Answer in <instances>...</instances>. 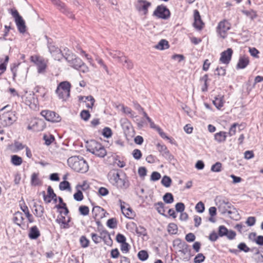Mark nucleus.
Here are the masks:
<instances>
[{
  "mask_svg": "<svg viewBox=\"0 0 263 263\" xmlns=\"http://www.w3.org/2000/svg\"><path fill=\"white\" fill-rule=\"evenodd\" d=\"M107 178L109 182L119 189H126L129 186V183L126 175L120 172L119 170L110 171Z\"/></svg>",
  "mask_w": 263,
  "mask_h": 263,
  "instance_id": "nucleus-1",
  "label": "nucleus"
},
{
  "mask_svg": "<svg viewBox=\"0 0 263 263\" xmlns=\"http://www.w3.org/2000/svg\"><path fill=\"white\" fill-rule=\"evenodd\" d=\"M64 51H66L64 58L70 66L83 73H86L89 71L88 67L80 58L71 53L67 49H64Z\"/></svg>",
  "mask_w": 263,
  "mask_h": 263,
  "instance_id": "nucleus-2",
  "label": "nucleus"
},
{
  "mask_svg": "<svg viewBox=\"0 0 263 263\" xmlns=\"http://www.w3.org/2000/svg\"><path fill=\"white\" fill-rule=\"evenodd\" d=\"M67 163L69 167L77 172L84 173L88 170V165L82 157H71L68 159Z\"/></svg>",
  "mask_w": 263,
  "mask_h": 263,
  "instance_id": "nucleus-3",
  "label": "nucleus"
},
{
  "mask_svg": "<svg viewBox=\"0 0 263 263\" xmlns=\"http://www.w3.org/2000/svg\"><path fill=\"white\" fill-rule=\"evenodd\" d=\"M216 204L218 211L221 214L228 213L229 215L237 213L236 209L224 197H217L215 199Z\"/></svg>",
  "mask_w": 263,
  "mask_h": 263,
  "instance_id": "nucleus-4",
  "label": "nucleus"
},
{
  "mask_svg": "<svg viewBox=\"0 0 263 263\" xmlns=\"http://www.w3.org/2000/svg\"><path fill=\"white\" fill-rule=\"evenodd\" d=\"M86 148L88 151L100 158L104 157L107 154L104 146L95 140L87 142Z\"/></svg>",
  "mask_w": 263,
  "mask_h": 263,
  "instance_id": "nucleus-5",
  "label": "nucleus"
},
{
  "mask_svg": "<svg viewBox=\"0 0 263 263\" xmlns=\"http://www.w3.org/2000/svg\"><path fill=\"white\" fill-rule=\"evenodd\" d=\"M7 107V106H5L0 110V124L4 127L12 125L16 120L14 112L5 111Z\"/></svg>",
  "mask_w": 263,
  "mask_h": 263,
  "instance_id": "nucleus-6",
  "label": "nucleus"
},
{
  "mask_svg": "<svg viewBox=\"0 0 263 263\" xmlns=\"http://www.w3.org/2000/svg\"><path fill=\"white\" fill-rule=\"evenodd\" d=\"M70 84L67 81L61 82L58 86L55 93L60 99L66 100L70 96Z\"/></svg>",
  "mask_w": 263,
  "mask_h": 263,
  "instance_id": "nucleus-7",
  "label": "nucleus"
},
{
  "mask_svg": "<svg viewBox=\"0 0 263 263\" xmlns=\"http://www.w3.org/2000/svg\"><path fill=\"white\" fill-rule=\"evenodd\" d=\"M47 40V46L49 51L54 60L60 61L64 58L65 53H63L60 49L56 47L52 43V40L45 36Z\"/></svg>",
  "mask_w": 263,
  "mask_h": 263,
  "instance_id": "nucleus-8",
  "label": "nucleus"
},
{
  "mask_svg": "<svg viewBox=\"0 0 263 263\" xmlns=\"http://www.w3.org/2000/svg\"><path fill=\"white\" fill-rule=\"evenodd\" d=\"M9 12L15 19V22L18 30L20 33H24L26 31V26L24 20L19 14L18 11L14 8L10 9Z\"/></svg>",
  "mask_w": 263,
  "mask_h": 263,
  "instance_id": "nucleus-9",
  "label": "nucleus"
},
{
  "mask_svg": "<svg viewBox=\"0 0 263 263\" xmlns=\"http://www.w3.org/2000/svg\"><path fill=\"white\" fill-rule=\"evenodd\" d=\"M231 28V24L226 20L220 21L216 28V32L218 35L222 39L226 37L227 31Z\"/></svg>",
  "mask_w": 263,
  "mask_h": 263,
  "instance_id": "nucleus-10",
  "label": "nucleus"
},
{
  "mask_svg": "<svg viewBox=\"0 0 263 263\" xmlns=\"http://www.w3.org/2000/svg\"><path fill=\"white\" fill-rule=\"evenodd\" d=\"M30 60L34 63L37 68V72L39 73H44L47 68V61L43 58L35 55L30 57Z\"/></svg>",
  "mask_w": 263,
  "mask_h": 263,
  "instance_id": "nucleus-11",
  "label": "nucleus"
},
{
  "mask_svg": "<svg viewBox=\"0 0 263 263\" xmlns=\"http://www.w3.org/2000/svg\"><path fill=\"white\" fill-rule=\"evenodd\" d=\"M153 15L158 18L166 20L170 16V11L166 6L161 5L156 8Z\"/></svg>",
  "mask_w": 263,
  "mask_h": 263,
  "instance_id": "nucleus-12",
  "label": "nucleus"
},
{
  "mask_svg": "<svg viewBox=\"0 0 263 263\" xmlns=\"http://www.w3.org/2000/svg\"><path fill=\"white\" fill-rule=\"evenodd\" d=\"M41 115L44 117L47 121L50 122H58L61 120V118L59 114L51 110H42L41 112Z\"/></svg>",
  "mask_w": 263,
  "mask_h": 263,
  "instance_id": "nucleus-13",
  "label": "nucleus"
},
{
  "mask_svg": "<svg viewBox=\"0 0 263 263\" xmlns=\"http://www.w3.org/2000/svg\"><path fill=\"white\" fill-rule=\"evenodd\" d=\"M151 6V3L146 0H138L135 4L136 10L139 12H142L144 15L148 13V8Z\"/></svg>",
  "mask_w": 263,
  "mask_h": 263,
  "instance_id": "nucleus-14",
  "label": "nucleus"
},
{
  "mask_svg": "<svg viewBox=\"0 0 263 263\" xmlns=\"http://www.w3.org/2000/svg\"><path fill=\"white\" fill-rule=\"evenodd\" d=\"M233 50L231 48H228L226 50L221 53L220 61L225 64H228L232 58Z\"/></svg>",
  "mask_w": 263,
  "mask_h": 263,
  "instance_id": "nucleus-15",
  "label": "nucleus"
},
{
  "mask_svg": "<svg viewBox=\"0 0 263 263\" xmlns=\"http://www.w3.org/2000/svg\"><path fill=\"white\" fill-rule=\"evenodd\" d=\"M194 26L196 28H197L199 30H201L203 28L204 24H203L202 21L201 20L199 12L197 10H194Z\"/></svg>",
  "mask_w": 263,
  "mask_h": 263,
  "instance_id": "nucleus-16",
  "label": "nucleus"
},
{
  "mask_svg": "<svg viewBox=\"0 0 263 263\" xmlns=\"http://www.w3.org/2000/svg\"><path fill=\"white\" fill-rule=\"evenodd\" d=\"M250 61L248 57L242 56L240 57L239 59L238 62L236 65V68L237 69H243L246 68L248 64H249Z\"/></svg>",
  "mask_w": 263,
  "mask_h": 263,
  "instance_id": "nucleus-17",
  "label": "nucleus"
},
{
  "mask_svg": "<svg viewBox=\"0 0 263 263\" xmlns=\"http://www.w3.org/2000/svg\"><path fill=\"white\" fill-rule=\"evenodd\" d=\"M54 4L59 6L62 9H63V12L65 13L67 15L71 18H74V15L70 12H69L68 10H67L65 7V4L62 3L60 0H51Z\"/></svg>",
  "mask_w": 263,
  "mask_h": 263,
  "instance_id": "nucleus-18",
  "label": "nucleus"
},
{
  "mask_svg": "<svg viewBox=\"0 0 263 263\" xmlns=\"http://www.w3.org/2000/svg\"><path fill=\"white\" fill-rule=\"evenodd\" d=\"M28 236L31 239H36L40 236V232L36 226L30 228Z\"/></svg>",
  "mask_w": 263,
  "mask_h": 263,
  "instance_id": "nucleus-19",
  "label": "nucleus"
},
{
  "mask_svg": "<svg viewBox=\"0 0 263 263\" xmlns=\"http://www.w3.org/2000/svg\"><path fill=\"white\" fill-rule=\"evenodd\" d=\"M92 214L95 218L98 216L102 218L105 215V210L99 206H95L92 210Z\"/></svg>",
  "mask_w": 263,
  "mask_h": 263,
  "instance_id": "nucleus-20",
  "label": "nucleus"
},
{
  "mask_svg": "<svg viewBox=\"0 0 263 263\" xmlns=\"http://www.w3.org/2000/svg\"><path fill=\"white\" fill-rule=\"evenodd\" d=\"M24 220L23 214L22 212L18 211L14 214L13 220L17 225L20 226L23 223Z\"/></svg>",
  "mask_w": 263,
  "mask_h": 263,
  "instance_id": "nucleus-21",
  "label": "nucleus"
},
{
  "mask_svg": "<svg viewBox=\"0 0 263 263\" xmlns=\"http://www.w3.org/2000/svg\"><path fill=\"white\" fill-rule=\"evenodd\" d=\"M227 135L225 132L217 133L214 135V139L218 143L224 142L226 140Z\"/></svg>",
  "mask_w": 263,
  "mask_h": 263,
  "instance_id": "nucleus-22",
  "label": "nucleus"
},
{
  "mask_svg": "<svg viewBox=\"0 0 263 263\" xmlns=\"http://www.w3.org/2000/svg\"><path fill=\"white\" fill-rule=\"evenodd\" d=\"M83 186L84 185H78L76 186L77 191L73 195V198L76 201H82L84 198L83 193L81 192V191L80 190V189H82V190H84Z\"/></svg>",
  "mask_w": 263,
  "mask_h": 263,
  "instance_id": "nucleus-23",
  "label": "nucleus"
},
{
  "mask_svg": "<svg viewBox=\"0 0 263 263\" xmlns=\"http://www.w3.org/2000/svg\"><path fill=\"white\" fill-rule=\"evenodd\" d=\"M119 202L120 203V206L123 214L127 217H130L132 216L133 215L132 210L130 208H125V207L123 205L125 202L122 201L121 200H119Z\"/></svg>",
  "mask_w": 263,
  "mask_h": 263,
  "instance_id": "nucleus-24",
  "label": "nucleus"
},
{
  "mask_svg": "<svg viewBox=\"0 0 263 263\" xmlns=\"http://www.w3.org/2000/svg\"><path fill=\"white\" fill-rule=\"evenodd\" d=\"M55 221L60 225L61 228L62 229H68L69 228L68 223L70 220L69 219L68 220L66 221L64 216H61L60 218H57Z\"/></svg>",
  "mask_w": 263,
  "mask_h": 263,
  "instance_id": "nucleus-25",
  "label": "nucleus"
},
{
  "mask_svg": "<svg viewBox=\"0 0 263 263\" xmlns=\"http://www.w3.org/2000/svg\"><path fill=\"white\" fill-rule=\"evenodd\" d=\"M34 207L35 208L34 214L38 217H42L44 213L43 206L34 203Z\"/></svg>",
  "mask_w": 263,
  "mask_h": 263,
  "instance_id": "nucleus-26",
  "label": "nucleus"
},
{
  "mask_svg": "<svg viewBox=\"0 0 263 263\" xmlns=\"http://www.w3.org/2000/svg\"><path fill=\"white\" fill-rule=\"evenodd\" d=\"M213 103L217 108L219 109H220L223 106L224 104L223 97L218 96L215 97V99L213 101Z\"/></svg>",
  "mask_w": 263,
  "mask_h": 263,
  "instance_id": "nucleus-27",
  "label": "nucleus"
},
{
  "mask_svg": "<svg viewBox=\"0 0 263 263\" xmlns=\"http://www.w3.org/2000/svg\"><path fill=\"white\" fill-rule=\"evenodd\" d=\"M155 48L159 50L168 49L169 48L168 42L166 40L162 39L155 46Z\"/></svg>",
  "mask_w": 263,
  "mask_h": 263,
  "instance_id": "nucleus-28",
  "label": "nucleus"
},
{
  "mask_svg": "<svg viewBox=\"0 0 263 263\" xmlns=\"http://www.w3.org/2000/svg\"><path fill=\"white\" fill-rule=\"evenodd\" d=\"M31 182L32 185L34 186L41 185L42 183L38 177V174L35 173H33L31 175Z\"/></svg>",
  "mask_w": 263,
  "mask_h": 263,
  "instance_id": "nucleus-29",
  "label": "nucleus"
},
{
  "mask_svg": "<svg viewBox=\"0 0 263 263\" xmlns=\"http://www.w3.org/2000/svg\"><path fill=\"white\" fill-rule=\"evenodd\" d=\"M22 158L17 155H12L11 157V162L15 166H19L22 163Z\"/></svg>",
  "mask_w": 263,
  "mask_h": 263,
  "instance_id": "nucleus-30",
  "label": "nucleus"
},
{
  "mask_svg": "<svg viewBox=\"0 0 263 263\" xmlns=\"http://www.w3.org/2000/svg\"><path fill=\"white\" fill-rule=\"evenodd\" d=\"M43 139L46 145H50L55 140L54 137L51 134H45L43 136Z\"/></svg>",
  "mask_w": 263,
  "mask_h": 263,
  "instance_id": "nucleus-31",
  "label": "nucleus"
},
{
  "mask_svg": "<svg viewBox=\"0 0 263 263\" xmlns=\"http://www.w3.org/2000/svg\"><path fill=\"white\" fill-rule=\"evenodd\" d=\"M180 245V248H181V250H180V252L184 255L186 254H190L191 249L189 248V246L187 243L183 242L181 243Z\"/></svg>",
  "mask_w": 263,
  "mask_h": 263,
  "instance_id": "nucleus-32",
  "label": "nucleus"
},
{
  "mask_svg": "<svg viewBox=\"0 0 263 263\" xmlns=\"http://www.w3.org/2000/svg\"><path fill=\"white\" fill-rule=\"evenodd\" d=\"M172 182V181L171 178L167 176H163L161 181L162 184L166 187H170L171 185Z\"/></svg>",
  "mask_w": 263,
  "mask_h": 263,
  "instance_id": "nucleus-33",
  "label": "nucleus"
},
{
  "mask_svg": "<svg viewBox=\"0 0 263 263\" xmlns=\"http://www.w3.org/2000/svg\"><path fill=\"white\" fill-rule=\"evenodd\" d=\"M154 206L159 214L163 215H164V213L165 212V210L164 208V204L163 202L160 201L156 203H155Z\"/></svg>",
  "mask_w": 263,
  "mask_h": 263,
  "instance_id": "nucleus-34",
  "label": "nucleus"
},
{
  "mask_svg": "<svg viewBox=\"0 0 263 263\" xmlns=\"http://www.w3.org/2000/svg\"><path fill=\"white\" fill-rule=\"evenodd\" d=\"M138 257L141 261H145L148 258V254L145 250H141L138 253Z\"/></svg>",
  "mask_w": 263,
  "mask_h": 263,
  "instance_id": "nucleus-35",
  "label": "nucleus"
},
{
  "mask_svg": "<svg viewBox=\"0 0 263 263\" xmlns=\"http://www.w3.org/2000/svg\"><path fill=\"white\" fill-rule=\"evenodd\" d=\"M108 53L114 59L118 57L119 59L122 56V52L118 50H111L107 49Z\"/></svg>",
  "mask_w": 263,
  "mask_h": 263,
  "instance_id": "nucleus-36",
  "label": "nucleus"
},
{
  "mask_svg": "<svg viewBox=\"0 0 263 263\" xmlns=\"http://www.w3.org/2000/svg\"><path fill=\"white\" fill-rule=\"evenodd\" d=\"M164 201L166 203H172L174 201V197L172 194L166 193L163 197Z\"/></svg>",
  "mask_w": 263,
  "mask_h": 263,
  "instance_id": "nucleus-37",
  "label": "nucleus"
},
{
  "mask_svg": "<svg viewBox=\"0 0 263 263\" xmlns=\"http://www.w3.org/2000/svg\"><path fill=\"white\" fill-rule=\"evenodd\" d=\"M59 189L61 191L70 190V185L69 182L67 181H62L59 184Z\"/></svg>",
  "mask_w": 263,
  "mask_h": 263,
  "instance_id": "nucleus-38",
  "label": "nucleus"
},
{
  "mask_svg": "<svg viewBox=\"0 0 263 263\" xmlns=\"http://www.w3.org/2000/svg\"><path fill=\"white\" fill-rule=\"evenodd\" d=\"M47 194L48 195L49 198H50L51 200H53L54 202H57V195L54 193L53 189L50 186L48 187Z\"/></svg>",
  "mask_w": 263,
  "mask_h": 263,
  "instance_id": "nucleus-39",
  "label": "nucleus"
},
{
  "mask_svg": "<svg viewBox=\"0 0 263 263\" xmlns=\"http://www.w3.org/2000/svg\"><path fill=\"white\" fill-rule=\"evenodd\" d=\"M80 117L85 121H87L90 117V114L88 110H83L80 112Z\"/></svg>",
  "mask_w": 263,
  "mask_h": 263,
  "instance_id": "nucleus-40",
  "label": "nucleus"
},
{
  "mask_svg": "<svg viewBox=\"0 0 263 263\" xmlns=\"http://www.w3.org/2000/svg\"><path fill=\"white\" fill-rule=\"evenodd\" d=\"M178 231L177 226L173 223H170L168 226V231L172 234H176Z\"/></svg>",
  "mask_w": 263,
  "mask_h": 263,
  "instance_id": "nucleus-41",
  "label": "nucleus"
},
{
  "mask_svg": "<svg viewBox=\"0 0 263 263\" xmlns=\"http://www.w3.org/2000/svg\"><path fill=\"white\" fill-rule=\"evenodd\" d=\"M228 229L224 226H220L218 228V236L223 237L227 235L228 233Z\"/></svg>",
  "mask_w": 263,
  "mask_h": 263,
  "instance_id": "nucleus-42",
  "label": "nucleus"
},
{
  "mask_svg": "<svg viewBox=\"0 0 263 263\" xmlns=\"http://www.w3.org/2000/svg\"><path fill=\"white\" fill-rule=\"evenodd\" d=\"M222 164L217 162L213 164L211 168V170L214 172H220L221 171Z\"/></svg>",
  "mask_w": 263,
  "mask_h": 263,
  "instance_id": "nucleus-43",
  "label": "nucleus"
},
{
  "mask_svg": "<svg viewBox=\"0 0 263 263\" xmlns=\"http://www.w3.org/2000/svg\"><path fill=\"white\" fill-rule=\"evenodd\" d=\"M79 210L81 215L86 216L89 214V209L86 205H81L79 207Z\"/></svg>",
  "mask_w": 263,
  "mask_h": 263,
  "instance_id": "nucleus-44",
  "label": "nucleus"
},
{
  "mask_svg": "<svg viewBox=\"0 0 263 263\" xmlns=\"http://www.w3.org/2000/svg\"><path fill=\"white\" fill-rule=\"evenodd\" d=\"M123 65L127 69H131L133 68V64L132 62L128 59L126 57L124 59Z\"/></svg>",
  "mask_w": 263,
  "mask_h": 263,
  "instance_id": "nucleus-45",
  "label": "nucleus"
},
{
  "mask_svg": "<svg viewBox=\"0 0 263 263\" xmlns=\"http://www.w3.org/2000/svg\"><path fill=\"white\" fill-rule=\"evenodd\" d=\"M80 242L82 247L86 248L89 245V241L84 236H82L80 237Z\"/></svg>",
  "mask_w": 263,
  "mask_h": 263,
  "instance_id": "nucleus-46",
  "label": "nucleus"
},
{
  "mask_svg": "<svg viewBox=\"0 0 263 263\" xmlns=\"http://www.w3.org/2000/svg\"><path fill=\"white\" fill-rule=\"evenodd\" d=\"M205 208L203 203L201 201L197 203L195 206V210L198 213H203L204 211Z\"/></svg>",
  "mask_w": 263,
  "mask_h": 263,
  "instance_id": "nucleus-47",
  "label": "nucleus"
},
{
  "mask_svg": "<svg viewBox=\"0 0 263 263\" xmlns=\"http://www.w3.org/2000/svg\"><path fill=\"white\" fill-rule=\"evenodd\" d=\"M238 248L240 251H243L244 252H248L250 251V249L244 242L240 243L238 246Z\"/></svg>",
  "mask_w": 263,
  "mask_h": 263,
  "instance_id": "nucleus-48",
  "label": "nucleus"
},
{
  "mask_svg": "<svg viewBox=\"0 0 263 263\" xmlns=\"http://www.w3.org/2000/svg\"><path fill=\"white\" fill-rule=\"evenodd\" d=\"M102 135L104 137L109 138L112 135V131L109 127H106L103 129Z\"/></svg>",
  "mask_w": 263,
  "mask_h": 263,
  "instance_id": "nucleus-49",
  "label": "nucleus"
},
{
  "mask_svg": "<svg viewBox=\"0 0 263 263\" xmlns=\"http://www.w3.org/2000/svg\"><path fill=\"white\" fill-rule=\"evenodd\" d=\"M107 226L111 229H114L117 226V220L115 218L109 219L107 221Z\"/></svg>",
  "mask_w": 263,
  "mask_h": 263,
  "instance_id": "nucleus-50",
  "label": "nucleus"
},
{
  "mask_svg": "<svg viewBox=\"0 0 263 263\" xmlns=\"http://www.w3.org/2000/svg\"><path fill=\"white\" fill-rule=\"evenodd\" d=\"M157 147L158 151L161 153L163 156L164 153L168 151L165 145H162L160 143L157 145Z\"/></svg>",
  "mask_w": 263,
  "mask_h": 263,
  "instance_id": "nucleus-51",
  "label": "nucleus"
},
{
  "mask_svg": "<svg viewBox=\"0 0 263 263\" xmlns=\"http://www.w3.org/2000/svg\"><path fill=\"white\" fill-rule=\"evenodd\" d=\"M205 256L202 253L198 254L194 258L195 263H201L204 261Z\"/></svg>",
  "mask_w": 263,
  "mask_h": 263,
  "instance_id": "nucleus-52",
  "label": "nucleus"
},
{
  "mask_svg": "<svg viewBox=\"0 0 263 263\" xmlns=\"http://www.w3.org/2000/svg\"><path fill=\"white\" fill-rule=\"evenodd\" d=\"M163 157H164L167 160H168L170 161V162L172 163H174V161H175L174 157L170 153L169 151H168L167 152H166L164 153Z\"/></svg>",
  "mask_w": 263,
  "mask_h": 263,
  "instance_id": "nucleus-53",
  "label": "nucleus"
},
{
  "mask_svg": "<svg viewBox=\"0 0 263 263\" xmlns=\"http://www.w3.org/2000/svg\"><path fill=\"white\" fill-rule=\"evenodd\" d=\"M161 178V175L157 172H153L151 176V180L153 181H158Z\"/></svg>",
  "mask_w": 263,
  "mask_h": 263,
  "instance_id": "nucleus-54",
  "label": "nucleus"
},
{
  "mask_svg": "<svg viewBox=\"0 0 263 263\" xmlns=\"http://www.w3.org/2000/svg\"><path fill=\"white\" fill-rule=\"evenodd\" d=\"M214 74L218 76H223L226 74V69L222 67H217L215 70Z\"/></svg>",
  "mask_w": 263,
  "mask_h": 263,
  "instance_id": "nucleus-55",
  "label": "nucleus"
},
{
  "mask_svg": "<svg viewBox=\"0 0 263 263\" xmlns=\"http://www.w3.org/2000/svg\"><path fill=\"white\" fill-rule=\"evenodd\" d=\"M243 13L247 16H249L252 20H254L257 17L255 12L253 11H243Z\"/></svg>",
  "mask_w": 263,
  "mask_h": 263,
  "instance_id": "nucleus-56",
  "label": "nucleus"
},
{
  "mask_svg": "<svg viewBox=\"0 0 263 263\" xmlns=\"http://www.w3.org/2000/svg\"><path fill=\"white\" fill-rule=\"evenodd\" d=\"M129 248H130L129 245L126 242L122 243L121 245V250L123 253H128L129 252Z\"/></svg>",
  "mask_w": 263,
  "mask_h": 263,
  "instance_id": "nucleus-57",
  "label": "nucleus"
},
{
  "mask_svg": "<svg viewBox=\"0 0 263 263\" xmlns=\"http://www.w3.org/2000/svg\"><path fill=\"white\" fill-rule=\"evenodd\" d=\"M176 210L178 212H182L184 210L185 205L182 202H178L175 205Z\"/></svg>",
  "mask_w": 263,
  "mask_h": 263,
  "instance_id": "nucleus-58",
  "label": "nucleus"
},
{
  "mask_svg": "<svg viewBox=\"0 0 263 263\" xmlns=\"http://www.w3.org/2000/svg\"><path fill=\"white\" fill-rule=\"evenodd\" d=\"M133 155L135 159L139 160L141 158L142 153L138 149H135L133 152Z\"/></svg>",
  "mask_w": 263,
  "mask_h": 263,
  "instance_id": "nucleus-59",
  "label": "nucleus"
},
{
  "mask_svg": "<svg viewBox=\"0 0 263 263\" xmlns=\"http://www.w3.org/2000/svg\"><path fill=\"white\" fill-rule=\"evenodd\" d=\"M238 125V124L237 123H234L230 127L229 135L230 136H232L236 134V127Z\"/></svg>",
  "mask_w": 263,
  "mask_h": 263,
  "instance_id": "nucleus-60",
  "label": "nucleus"
},
{
  "mask_svg": "<svg viewBox=\"0 0 263 263\" xmlns=\"http://www.w3.org/2000/svg\"><path fill=\"white\" fill-rule=\"evenodd\" d=\"M136 232L141 235L146 236L147 235L146 230L141 226L136 228Z\"/></svg>",
  "mask_w": 263,
  "mask_h": 263,
  "instance_id": "nucleus-61",
  "label": "nucleus"
},
{
  "mask_svg": "<svg viewBox=\"0 0 263 263\" xmlns=\"http://www.w3.org/2000/svg\"><path fill=\"white\" fill-rule=\"evenodd\" d=\"M116 240L121 244L126 242V237L121 234H118L116 236Z\"/></svg>",
  "mask_w": 263,
  "mask_h": 263,
  "instance_id": "nucleus-62",
  "label": "nucleus"
},
{
  "mask_svg": "<svg viewBox=\"0 0 263 263\" xmlns=\"http://www.w3.org/2000/svg\"><path fill=\"white\" fill-rule=\"evenodd\" d=\"M195 235L192 233H189L185 236V240L187 242H193L195 240Z\"/></svg>",
  "mask_w": 263,
  "mask_h": 263,
  "instance_id": "nucleus-63",
  "label": "nucleus"
},
{
  "mask_svg": "<svg viewBox=\"0 0 263 263\" xmlns=\"http://www.w3.org/2000/svg\"><path fill=\"white\" fill-rule=\"evenodd\" d=\"M256 219L255 217H249L246 221V223L248 226H253L255 224Z\"/></svg>",
  "mask_w": 263,
  "mask_h": 263,
  "instance_id": "nucleus-64",
  "label": "nucleus"
}]
</instances>
